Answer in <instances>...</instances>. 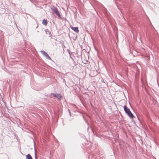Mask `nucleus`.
<instances>
[{"mask_svg":"<svg viewBox=\"0 0 159 159\" xmlns=\"http://www.w3.org/2000/svg\"><path fill=\"white\" fill-rule=\"evenodd\" d=\"M124 108L125 112L131 118H133L134 117V115L131 112L130 109L126 106H124Z\"/></svg>","mask_w":159,"mask_h":159,"instance_id":"f257e3e1","label":"nucleus"},{"mask_svg":"<svg viewBox=\"0 0 159 159\" xmlns=\"http://www.w3.org/2000/svg\"><path fill=\"white\" fill-rule=\"evenodd\" d=\"M41 53L48 60H51V57L49 56L48 54L44 51H41Z\"/></svg>","mask_w":159,"mask_h":159,"instance_id":"f03ea898","label":"nucleus"},{"mask_svg":"<svg viewBox=\"0 0 159 159\" xmlns=\"http://www.w3.org/2000/svg\"><path fill=\"white\" fill-rule=\"evenodd\" d=\"M70 28L75 32L78 33L79 32V30L78 29V27H73L72 26H70Z\"/></svg>","mask_w":159,"mask_h":159,"instance_id":"7ed1b4c3","label":"nucleus"},{"mask_svg":"<svg viewBox=\"0 0 159 159\" xmlns=\"http://www.w3.org/2000/svg\"><path fill=\"white\" fill-rule=\"evenodd\" d=\"M53 95L54 96V97H57V98H58V99H59V100H61V98H62L61 97V96L60 94H53Z\"/></svg>","mask_w":159,"mask_h":159,"instance_id":"20e7f679","label":"nucleus"},{"mask_svg":"<svg viewBox=\"0 0 159 159\" xmlns=\"http://www.w3.org/2000/svg\"><path fill=\"white\" fill-rule=\"evenodd\" d=\"M53 11L58 16H60V13L57 8L53 10Z\"/></svg>","mask_w":159,"mask_h":159,"instance_id":"39448f33","label":"nucleus"},{"mask_svg":"<svg viewBox=\"0 0 159 159\" xmlns=\"http://www.w3.org/2000/svg\"><path fill=\"white\" fill-rule=\"evenodd\" d=\"M26 159H32V158L30 154H29L26 156Z\"/></svg>","mask_w":159,"mask_h":159,"instance_id":"423d86ee","label":"nucleus"},{"mask_svg":"<svg viewBox=\"0 0 159 159\" xmlns=\"http://www.w3.org/2000/svg\"><path fill=\"white\" fill-rule=\"evenodd\" d=\"M42 23L43 25H45L46 26L47 24V20H46L45 19L43 20Z\"/></svg>","mask_w":159,"mask_h":159,"instance_id":"0eeeda50","label":"nucleus"}]
</instances>
